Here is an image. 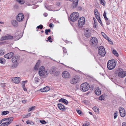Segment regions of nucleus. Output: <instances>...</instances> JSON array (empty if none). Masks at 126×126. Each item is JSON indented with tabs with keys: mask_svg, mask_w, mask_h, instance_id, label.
Returning <instances> with one entry per match:
<instances>
[{
	"mask_svg": "<svg viewBox=\"0 0 126 126\" xmlns=\"http://www.w3.org/2000/svg\"><path fill=\"white\" fill-rule=\"evenodd\" d=\"M116 61L114 60L109 61L107 64V67L108 69L111 70L114 69L116 66Z\"/></svg>",
	"mask_w": 126,
	"mask_h": 126,
	"instance_id": "nucleus-1",
	"label": "nucleus"
},
{
	"mask_svg": "<svg viewBox=\"0 0 126 126\" xmlns=\"http://www.w3.org/2000/svg\"><path fill=\"white\" fill-rule=\"evenodd\" d=\"M115 74H118V77L123 78L126 75V71H124L121 68H119L115 72Z\"/></svg>",
	"mask_w": 126,
	"mask_h": 126,
	"instance_id": "nucleus-2",
	"label": "nucleus"
},
{
	"mask_svg": "<svg viewBox=\"0 0 126 126\" xmlns=\"http://www.w3.org/2000/svg\"><path fill=\"white\" fill-rule=\"evenodd\" d=\"M79 16V14L78 12H74L70 15V19L72 21H75L78 19Z\"/></svg>",
	"mask_w": 126,
	"mask_h": 126,
	"instance_id": "nucleus-3",
	"label": "nucleus"
},
{
	"mask_svg": "<svg viewBox=\"0 0 126 126\" xmlns=\"http://www.w3.org/2000/svg\"><path fill=\"white\" fill-rule=\"evenodd\" d=\"M90 85L86 82L84 83L81 84L80 87V90L83 92L87 91L89 89Z\"/></svg>",
	"mask_w": 126,
	"mask_h": 126,
	"instance_id": "nucleus-4",
	"label": "nucleus"
},
{
	"mask_svg": "<svg viewBox=\"0 0 126 126\" xmlns=\"http://www.w3.org/2000/svg\"><path fill=\"white\" fill-rule=\"evenodd\" d=\"M47 73V71H45V68L44 66H41L39 69L38 74L40 76L42 77L43 76H47L48 75Z\"/></svg>",
	"mask_w": 126,
	"mask_h": 126,
	"instance_id": "nucleus-5",
	"label": "nucleus"
},
{
	"mask_svg": "<svg viewBox=\"0 0 126 126\" xmlns=\"http://www.w3.org/2000/svg\"><path fill=\"white\" fill-rule=\"evenodd\" d=\"M98 51V54L100 56L104 57L105 55V49L103 46H100L99 47Z\"/></svg>",
	"mask_w": 126,
	"mask_h": 126,
	"instance_id": "nucleus-6",
	"label": "nucleus"
},
{
	"mask_svg": "<svg viewBox=\"0 0 126 126\" xmlns=\"http://www.w3.org/2000/svg\"><path fill=\"white\" fill-rule=\"evenodd\" d=\"M98 41L97 38L95 37L92 38L90 41V44L92 47H94L97 45Z\"/></svg>",
	"mask_w": 126,
	"mask_h": 126,
	"instance_id": "nucleus-7",
	"label": "nucleus"
},
{
	"mask_svg": "<svg viewBox=\"0 0 126 126\" xmlns=\"http://www.w3.org/2000/svg\"><path fill=\"white\" fill-rule=\"evenodd\" d=\"M85 19L83 17H81L79 19L78 21V25L79 27H82L85 24Z\"/></svg>",
	"mask_w": 126,
	"mask_h": 126,
	"instance_id": "nucleus-8",
	"label": "nucleus"
},
{
	"mask_svg": "<svg viewBox=\"0 0 126 126\" xmlns=\"http://www.w3.org/2000/svg\"><path fill=\"white\" fill-rule=\"evenodd\" d=\"M20 60V57L18 55H15L12 58V61L13 63H18Z\"/></svg>",
	"mask_w": 126,
	"mask_h": 126,
	"instance_id": "nucleus-9",
	"label": "nucleus"
},
{
	"mask_svg": "<svg viewBox=\"0 0 126 126\" xmlns=\"http://www.w3.org/2000/svg\"><path fill=\"white\" fill-rule=\"evenodd\" d=\"M80 78L77 76L74 77L70 81V83L72 84H75L77 83L79 80Z\"/></svg>",
	"mask_w": 126,
	"mask_h": 126,
	"instance_id": "nucleus-10",
	"label": "nucleus"
},
{
	"mask_svg": "<svg viewBox=\"0 0 126 126\" xmlns=\"http://www.w3.org/2000/svg\"><path fill=\"white\" fill-rule=\"evenodd\" d=\"M12 36L7 35V36H3L0 39V41H2L8 39H13Z\"/></svg>",
	"mask_w": 126,
	"mask_h": 126,
	"instance_id": "nucleus-11",
	"label": "nucleus"
},
{
	"mask_svg": "<svg viewBox=\"0 0 126 126\" xmlns=\"http://www.w3.org/2000/svg\"><path fill=\"white\" fill-rule=\"evenodd\" d=\"M62 76L63 78H69L70 76L69 73L67 71L63 72L62 74Z\"/></svg>",
	"mask_w": 126,
	"mask_h": 126,
	"instance_id": "nucleus-12",
	"label": "nucleus"
},
{
	"mask_svg": "<svg viewBox=\"0 0 126 126\" xmlns=\"http://www.w3.org/2000/svg\"><path fill=\"white\" fill-rule=\"evenodd\" d=\"M24 17V16L23 14L19 13L18 15L16 18V19L19 22L22 21Z\"/></svg>",
	"mask_w": 126,
	"mask_h": 126,
	"instance_id": "nucleus-13",
	"label": "nucleus"
},
{
	"mask_svg": "<svg viewBox=\"0 0 126 126\" xmlns=\"http://www.w3.org/2000/svg\"><path fill=\"white\" fill-rule=\"evenodd\" d=\"M119 110L120 116L122 117H124L125 116V109L122 107H120Z\"/></svg>",
	"mask_w": 126,
	"mask_h": 126,
	"instance_id": "nucleus-14",
	"label": "nucleus"
},
{
	"mask_svg": "<svg viewBox=\"0 0 126 126\" xmlns=\"http://www.w3.org/2000/svg\"><path fill=\"white\" fill-rule=\"evenodd\" d=\"M14 55L13 53L10 52L5 55L4 57L7 59H11L12 57Z\"/></svg>",
	"mask_w": 126,
	"mask_h": 126,
	"instance_id": "nucleus-15",
	"label": "nucleus"
},
{
	"mask_svg": "<svg viewBox=\"0 0 126 126\" xmlns=\"http://www.w3.org/2000/svg\"><path fill=\"white\" fill-rule=\"evenodd\" d=\"M20 78L19 77L13 78L12 80L13 81L16 83H18L20 82Z\"/></svg>",
	"mask_w": 126,
	"mask_h": 126,
	"instance_id": "nucleus-16",
	"label": "nucleus"
},
{
	"mask_svg": "<svg viewBox=\"0 0 126 126\" xmlns=\"http://www.w3.org/2000/svg\"><path fill=\"white\" fill-rule=\"evenodd\" d=\"M58 106L59 109L61 110L65 111V109L64 106L61 103L58 104Z\"/></svg>",
	"mask_w": 126,
	"mask_h": 126,
	"instance_id": "nucleus-17",
	"label": "nucleus"
},
{
	"mask_svg": "<svg viewBox=\"0 0 126 126\" xmlns=\"http://www.w3.org/2000/svg\"><path fill=\"white\" fill-rule=\"evenodd\" d=\"M49 87L48 86H46L44 88H41L40 91L41 92H47L50 90Z\"/></svg>",
	"mask_w": 126,
	"mask_h": 126,
	"instance_id": "nucleus-18",
	"label": "nucleus"
},
{
	"mask_svg": "<svg viewBox=\"0 0 126 126\" xmlns=\"http://www.w3.org/2000/svg\"><path fill=\"white\" fill-rule=\"evenodd\" d=\"M91 34V32L89 30H86L85 31L84 35L87 37H89L90 36Z\"/></svg>",
	"mask_w": 126,
	"mask_h": 126,
	"instance_id": "nucleus-19",
	"label": "nucleus"
},
{
	"mask_svg": "<svg viewBox=\"0 0 126 126\" xmlns=\"http://www.w3.org/2000/svg\"><path fill=\"white\" fill-rule=\"evenodd\" d=\"M95 94L98 95H99L101 94V91L100 90L99 88L97 87L95 88Z\"/></svg>",
	"mask_w": 126,
	"mask_h": 126,
	"instance_id": "nucleus-20",
	"label": "nucleus"
},
{
	"mask_svg": "<svg viewBox=\"0 0 126 126\" xmlns=\"http://www.w3.org/2000/svg\"><path fill=\"white\" fill-rule=\"evenodd\" d=\"M59 101L60 102L63 103L66 105L68 104V103L67 100L63 98H61L59 100Z\"/></svg>",
	"mask_w": 126,
	"mask_h": 126,
	"instance_id": "nucleus-21",
	"label": "nucleus"
},
{
	"mask_svg": "<svg viewBox=\"0 0 126 126\" xmlns=\"http://www.w3.org/2000/svg\"><path fill=\"white\" fill-rule=\"evenodd\" d=\"M79 0H74L72 6L74 8H76L77 6Z\"/></svg>",
	"mask_w": 126,
	"mask_h": 126,
	"instance_id": "nucleus-22",
	"label": "nucleus"
},
{
	"mask_svg": "<svg viewBox=\"0 0 126 126\" xmlns=\"http://www.w3.org/2000/svg\"><path fill=\"white\" fill-rule=\"evenodd\" d=\"M11 23L12 25L15 27H17L18 26V23L15 20H12Z\"/></svg>",
	"mask_w": 126,
	"mask_h": 126,
	"instance_id": "nucleus-23",
	"label": "nucleus"
},
{
	"mask_svg": "<svg viewBox=\"0 0 126 126\" xmlns=\"http://www.w3.org/2000/svg\"><path fill=\"white\" fill-rule=\"evenodd\" d=\"M56 69L55 68L51 67L49 70V73L51 74L54 73Z\"/></svg>",
	"mask_w": 126,
	"mask_h": 126,
	"instance_id": "nucleus-24",
	"label": "nucleus"
},
{
	"mask_svg": "<svg viewBox=\"0 0 126 126\" xmlns=\"http://www.w3.org/2000/svg\"><path fill=\"white\" fill-rule=\"evenodd\" d=\"M93 109L94 112H96L97 113H98L99 112V109L97 108L96 107H94L93 108Z\"/></svg>",
	"mask_w": 126,
	"mask_h": 126,
	"instance_id": "nucleus-25",
	"label": "nucleus"
},
{
	"mask_svg": "<svg viewBox=\"0 0 126 126\" xmlns=\"http://www.w3.org/2000/svg\"><path fill=\"white\" fill-rule=\"evenodd\" d=\"M13 117H10L8 118L7 121H8L7 122L9 123V125L13 121Z\"/></svg>",
	"mask_w": 126,
	"mask_h": 126,
	"instance_id": "nucleus-26",
	"label": "nucleus"
},
{
	"mask_svg": "<svg viewBox=\"0 0 126 126\" xmlns=\"http://www.w3.org/2000/svg\"><path fill=\"white\" fill-rule=\"evenodd\" d=\"M114 55L115 56L117 57L119 56V54L117 52L115 49H114L112 51Z\"/></svg>",
	"mask_w": 126,
	"mask_h": 126,
	"instance_id": "nucleus-27",
	"label": "nucleus"
},
{
	"mask_svg": "<svg viewBox=\"0 0 126 126\" xmlns=\"http://www.w3.org/2000/svg\"><path fill=\"white\" fill-rule=\"evenodd\" d=\"M5 60L3 58H0V63L4 64L5 63Z\"/></svg>",
	"mask_w": 126,
	"mask_h": 126,
	"instance_id": "nucleus-28",
	"label": "nucleus"
},
{
	"mask_svg": "<svg viewBox=\"0 0 126 126\" xmlns=\"http://www.w3.org/2000/svg\"><path fill=\"white\" fill-rule=\"evenodd\" d=\"M9 125V123L7 122H4L2 123L1 125V126H6Z\"/></svg>",
	"mask_w": 126,
	"mask_h": 126,
	"instance_id": "nucleus-29",
	"label": "nucleus"
},
{
	"mask_svg": "<svg viewBox=\"0 0 126 126\" xmlns=\"http://www.w3.org/2000/svg\"><path fill=\"white\" fill-rule=\"evenodd\" d=\"M16 1L21 4H23L25 2L24 0H16Z\"/></svg>",
	"mask_w": 126,
	"mask_h": 126,
	"instance_id": "nucleus-30",
	"label": "nucleus"
},
{
	"mask_svg": "<svg viewBox=\"0 0 126 126\" xmlns=\"http://www.w3.org/2000/svg\"><path fill=\"white\" fill-rule=\"evenodd\" d=\"M39 63L38 62H37L36 63V65L34 68V69L35 70H38V67H39Z\"/></svg>",
	"mask_w": 126,
	"mask_h": 126,
	"instance_id": "nucleus-31",
	"label": "nucleus"
},
{
	"mask_svg": "<svg viewBox=\"0 0 126 126\" xmlns=\"http://www.w3.org/2000/svg\"><path fill=\"white\" fill-rule=\"evenodd\" d=\"M5 53V51L4 50L1 49H0V55H4Z\"/></svg>",
	"mask_w": 126,
	"mask_h": 126,
	"instance_id": "nucleus-32",
	"label": "nucleus"
},
{
	"mask_svg": "<svg viewBox=\"0 0 126 126\" xmlns=\"http://www.w3.org/2000/svg\"><path fill=\"white\" fill-rule=\"evenodd\" d=\"M100 1V3L101 4L105 6V5L106 2L104 0H99Z\"/></svg>",
	"mask_w": 126,
	"mask_h": 126,
	"instance_id": "nucleus-33",
	"label": "nucleus"
},
{
	"mask_svg": "<svg viewBox=\"0 0 126 126\" xmlns=\"http://www.w3.org/2000/svg\"><path fill=\"white\" fill-rule=\"evenodd\" d=\"M94 13L95 15L100 14L98 12L97 9H94Z\"/></svg>",
	"mask_w": 126,
	"mask_h": 126,
	"instance_id": "nucleus-34",
	"label": "nucleus"
},
{
	"mask_svg": "<svg viewBox=\"0 0 126 126\" xmlns=\"http://www.w3.org/2000/svg\"><path fill=\"white\" fill-rule=\"evenodd\" d=\"M106 13L105 12V11L104 12V13L103 14V16L105 19L106 20H107L108 19V18L106 16Z\"/></svg>",
	"mask_w": 126,
	"mask_h": 126,
	"instance_id": "nucleus-35",
	"label": "nucleus"
},
{
	"mask_svg": "<svg viewBox=\"0 0 126 126\" xmlns=\"http://www.w3.org/2000/svg\"><path fill=\"white\" fill-rule=\"evenodd\" d=\"M105 99L104 96L103 95H101L99 97V99L101 100H104Z\"/></svg>",
	"mask_w": 126,
	"mask_h": 126,
	"instance_id": "nucleus-36",
	"label": "nucleus"
},
{
	"mask_svg": "<svg viewBox=\"0 0 126 126\" xmlns=\"http://www.w3.org/2000/svg\"><path fill=\"white\" fill-rule=\"evenodd\" d=\"M31 115L30 113H29L27 114L24 115L23 116V117L24 118H27L29 117Z\"/></svg>",
	"mask_w": 126,
	"mask_h": 126,
	"instance_id": "nucleus-37",
	"label": "nucleus"
},
{
	"mask_svg": "<svg viewBox=\"0 0 126 126\" xmlns=\"http://www.w3.org/2000/svg\"><path fill=\"white\" fill-rule=\"evenodd\" d=\"M101 34L103 36V37L105 38V39H106L107 38H108V37L103 32H102Z\"/></svg>",
	"mask_w": 126,
	"mask_h": 126,
	"instance_id": "nucleus-38",
	"label": "nucleus"
},
{
	"mask_svg": "<svg viewBox=\"0 0 126 126\" xmlns=\"http://www.w3.org/2000/svg\"><path fill=\"white\" fill-rule=\"evenodd\" d=\"M50 29H46L45 31V32L46 35L48 34V32H50Z\"/></svg>",
	"mask_w": 126,
	"mask_h": 126,
	"instance_id": "nucleus-39",
	"label": "nucleus"
},
{
	"mask_svg": "<svg viewBox=\"0 0 126 126\" xmlns=\"http://www.w3.org/2000/svg\"><path fill=\"white\" fill-rule=\"evenodd\" d=\"M9 112L8 111H3L2 113L1 114L4 115H6L9 113Z\"/></svg>",
	"mask_w": 126,
	"mask_h": 126,
	"instance_id": "nucleus-40",
	"label": "nucleus"
},
{
	"mask_svg": "<svg viewBox=\"0 0 126 126\" xmlns=\"http://www.w3.org/2000/svg\"><path fill=\"white\" fill-rule=\"evenodd\" d=\"M39 79L37 77H36L34 78L35 82L36 83H37V82L39 81Z\"/></svg>",
	"mask_w": 126,
	"mask_h": 126,
	"instance_id": "nucleus-41",
	"label": "nucleus"
},
{
	"mask_svg": "<svg viewBox=\"0 0 126 126\" xmlns=\"http://www.w3.org/2000/svg\"><path fill=\"white\" fill-rule=\"evenodd\" d=\"M107 40L108 41L110 44L111 45L113 44V43L111 41L109 37H108V38H107Z\"/></svg>",
	"mask_w": 126,
	"mask_h": 126,
	"instance_id": "nucleus-42",
	"label": "nucleus"
},
{
	"mask_svg": "<svg viewBox=\"0 0 126 126\" xmlns=\"http://www.w3.org/2000/svg\"><path fill=\"white\" fill-rule=\"evenodd\" d=\"M95 17L97 20L100 19V14L95 15Z\"/></svg>",
	"mask_w": 126,
	"mask_h": 126,
	"instance_id": "nucleus-43",
	"label": "nucleus"
},
{
	"mask_svg": "<svg viewBox=\"0 0 126 126\" xmlns=\"http://www.w3.org/2000/svg\"><path fill=\"white\" fill-rule=\"evenodd\" d=\"M43 26L42 25H40L39 26H37V28L38 29H42L43 28Z\"/></svg>",
	"mask_w": 126,
	"mask_h": 126,
	"instance_id": "nucleus-44",
	"label": "nucleus"
},
{
	"mask_svg": "<svg viewBox=\"0 0 126 126\" xmlns=\"http://www.w3.org/2000/svg\"><path fill=\"white\" fill-rule=\"evenodd\" d=\"M40 121V123L43 124H44L47 123V122L45 120H41Z\"/></svg>",
	"mask_w": 126,
	"mask_h": 126,
	"instance_id": "nucleus-45",
	"label": "nucleus"
},
{
	"mask_svg": "<svg viewBox=\"0 0 126 126\" xmlns=\"http://www.w3.org/2000/svg\"><path fill=\"white\" fill-rule=\"evenodd\" d=\"M35 108V107L34 106L33 107H32L31 108H30L29 109V111H30L32 110H33Z\"/></svg>",
	"mask_w": 126,
	"mask_h": 126,
	"instance_id": "nucleus-46",
	"label": "nucleus"
},
{
	"mask_svg": "<svg viewBox=\"0 0 126 126\" xmlns=\"http://www.w3.org/2000/svg\"><path fill=\"white\" fill-rule=\"evenodd\" d=\"M77 111L78 113L80 115H81L82 112L80 110H77Z\"/></svg>",
	"mask_w": 126,
	"mask_h": 126,
	"instance_id": "nucleus-47",
	"label": "nucleus"
},
{
	"mask_svg": "<svg viewBox=\"0 0 126 126\" xmlns=\"http://www.w3.org/2000/svg\"><path fill=\"white\" fill-rule=\"evenodd\" d=\"M51 39V36H49L48 37V38H47V39L48 40H49V41L51 42H52V41H51V40H50Z\"/></svg>",
	"mask_w": 126,
	"mask_h": 126,
	"instance_id": "nucleus-48",
	"label": "nucleus"
},
{
	"mask_svg": "<svg viewBox=\"0 0 126 126\" xmlns=\"http://www.w3.org/2000/svg\"><path fill=\"white\" fill-rule=\"evenodd\" d=\"M122 126H126V122H124L122 124Z\"/></svg>",
	"mask_w": 126,
	"mask_h": 126,
	"instance_id": "nucleus-49",
	"label": "nucleus"
},
{
	"mask_svg": "<svg viewBox=\"0 0 126 126\" xmlns=\"http://www.w3.org/2000/svg\"><path fill=\"white\" fill-rule=\"evenodd\" d=\"M56 4L58 6H60L61 5V3L59 2H56Z\"/></svg>",
	"mask_w": 126,
	"mask_h": 126,
	"instance_id": "nucleus-50",
	"label": "nucleus"
},
{
	"mask_svg": "<svg viewBox=\"0 0 126 126\" xmlns=\"http://www.w3.org/2000/svg\"><path fill=\"white\" fill-rule=\"evenodd\" d=\"M27 101V100H23L22 101V102L24 104H25L26 103V102Z\"/></svg>",
	"mask_w": 126,
	"mask_h": 126,
	"instance_id": "nucleus-51",
	"label": "nucleus"
},
{
	"mask_svg": "<svg viewBox=\"0 0 126 126\" xmlns=\"http://www.w3.org/2000/svg\"><path fill=\"white\" fill-rule=\"evenodd\" d=\"M99 22L100 23V24H101V25L102 26V21L100 19H99L98 20Z\"/></svg>",
	"mask_w": 126,
	"mask_h": 126,
	"instance_id": "nucleus-52",
	"label": "nucleus"
},
{
	"mask_svg": "<svg viewBox=\"0 0 126 126\" xmlns=\"http://www.w3.org/2000/svg\"><path fill=\"white\" fill-rule=\"evenodd\" d=\"M114 119H115L117 117V115L116 114V113H114Z\"/></svg>",
	"mask_w": 126,
	"mask_h": 126,
	"instance_id": "nucleus-53",
	"label": "nucleus"
},
{
	"mask_svg": "<svg viewBox=\"0 0 126 126\" xmlns=\"http://www.w3.org/2000/svg\"><path fill=\"white\" fill-rule=\"evenodd\" d=\"M7 118H4V119H2L1 121H2V122H3V121H6V120L7 121Z\"/></svg>",
	"mask_w": 126,
	"mask_h": 126,
	"instance_id": "nucleus-54",
	"label": "nucleus"
},
{
	"mask_svg": "<svg viewBox=\"0 0 126 126\" xmlns=\"http://www.w3.org/2000/svg\"><path fill=\"white\" fill-rule=\"evenodd\" d=\"M6 43L5 41L4 42H0V45H2V44H4Z\"/></svg>",
	"mask_w": 126,
	"mask_h": 126,
	"instance_id": "nucleus-55",
	"label": "nucleus"
},
{
	"mask_svg": "<svg viewBox=\"0 0 126 126\" xmlns=\"http://www.w3.org/2000/svg\"><path fill=\"white\" fill-rule=\"evenodd\" d=\"M44 15L45 17H46L47 16V13H44Z\"/></svg>",
	"mask_w": 126,
	"mask_h": 126,
	"instance_id": "nucleus-56",
	"label": "nucleus"
},
{
	"mask_svg": "<svg viewBox=\"0 0 126 126\" xmlns=\"http://www.w3.org/2000/svg\"><path fill=\"white\" fill-rule=\"evenodd\" d=\"M26 123L27 124H31V123L30 122V121H26Z\"/></svg>",
	"mask_w": 126,
	"mask_h": 126,
	"instance_id": "nucleus-57",
	"label": "nucleus"
},
{
	"mask_svg": "<svg viewBox=\"0 0 126 126\" xmlns=\"http://www.w3.org/2000/svg\"><path fill=\"white\" fill-rule=\"evenodd\" d=\"M106 24L107 25H108L109 24H110V22L109 21H106Z\"/></svg>",
	"mask_w": 126,
	"mask_h": 126,
	"instance_id": "nucleus-58",
	"label": "nucleus"
},
{
	"mask_svg": "<svg viewBox=\"0 0 126 126\" xmlns=\"http://www.w3.org/2000/svg\"><path fill=\"white\" fill-rule=\"evenodd\" d=\"M5 84L3 83V84H2L1 85V86L2 87H4V86H5Z\"/></svg>",
	"mask_w": 126,
	"mask_h": 126,
	"instance_id": "nucleus-59",
	"label": "nucleus"
},
{
	"mask_svg": "<svg viewBox=\"0 0 126 126\" xmlns=\"http://www.w3.org/2000/svg\"><path fill=\"white\" fill-rule=\"evenodd\" d=\"M23 90H24V91H27V89L25 87L24 88H23Z\"/></svg>",
	"mask_w": 126,
	"mask_h": 126,
	"instance_id": "nucleus-60",
	"label": "nucleus"
},
{
	"mask_svg": "<svg viewBox=\"0 0 126 126\" xmlns=\"http://www.w3.org/2000/svg\"><path fill=\"white\" fill-rule=\"evenodd\" d=\"M52 23H50L49 25V26L50 27H52Z\"/></svg>",
	"mask_w": 126,
	"mask_h": 126,
	"instance_id": "nucleus-61",
	"label": "nucleus"
},
{
	"mask_svg": "<svg viewBox=\"0 0 126 126\" xmlns=\"http://www.w3.org/2000/svg\"><path fill=\"white\" fill-rule=\"evenodd\" d=\"M83 126H89L86 124H84L83 125Z\"/></svg>",
	"mask_w": 126,
	"mask_h": 126,
	"instance_id": "nucleus-62",
	"label": "nucleus"
},
{
	"mask_svg": "<svg viewBox=\"0 0 126 126\" xmlns=\"http://www.w3.org/2000/svg\"><path fill=\"white\" fill-rule=\"evenodd\" d=\"M22 87L23 88H25V84H23V85H22Z\"/></svg>",
	"mask_w": 126,
	"mask_h": 126,
	"instance_id": "nucleus-63",
	"label": "nucleus"
},
{
	"mask_svg": "<svg viewBox=\"0 0 126 126\" xmlns=\"http://www.w3.org/2000/svg\"><path fill=\"white\" fill-rule=\"evenodd\" d=\"M4 23V22H0V24H3Z\"/></svg>",
	"mask_w": 126,
	"mask_h": 126,
	"instance_id": "nucleus-64",
	"label": "nucleus"
}]
</instances>
